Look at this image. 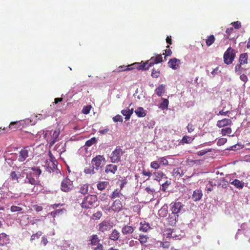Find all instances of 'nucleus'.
Instances as JSON below:
<instances>
[{"mask_svg": "<svg viewBox=\"0 0 250 250\" xmlns=\"http://www.w3.org/2000/svg\"><path fill=\"white\" fill-rule=\"evenodd\" d=\"M149 61H146L145 62H135L130 65H127V68L125 70H131L134 68L138 70H148L149 67L148 66Z\"/></svg>", "mask_w": 250, "mask_h": 250, "instance_id": "nucleus-7", "label": "nucleus"}, {"mask_svg": "<svg viewBox=\"0 0 250 250\" xmlns=\"http://www.w3.org/2000/svg\"><path fill=\"white\" fill-rule=\"evenodd\" d=\"M113 120L114 122H123V118L120 115H117L113 118Z\"/></svg>", "mask_w": 250, "mask_h": 250, "instance_id": "nucleus-53", "label": "nucleus"}, {"mask_svg": "<svg viewBox=\"0 0 250 250\" xmlns=\"http://www.w3.org/2000/svg\"><path fill=\"white\" fill-rule=\"evenodd\" d=\"M91 163L95 169L98 170L103 168L105 164V160L103 156L99 155L92 159Z\"/></svg>", "mask_w": 250, "mask_h": 250, "instance_id": "nucleus-5", "label": "nucleus"}, {"mask_svg": "<svg viewBox=\"0 0 250 250\" xmlns=\"http://www.w3.org/2000/svg\"><path fill=\"white\" fill-rule=\"evenodd\" d=\"M102 215H103V213H102V211H98L97 212H96L93 214V217L95 219L98 220V219H100L102 217Z\"/></svg>", "mask_w": 250, "mask_h": 250, "instance_id": "nucleus-47", "label": "nucleus"}, {"mask_svg": "<svg viewBox=\"0 0 250 250\" xmlns=\"http://www.w3.org/2000/svg\"><path fill=\"white\" fill-rule=\"evenodd\" d=\"M95 168L93 167V165L86 167L84 169V172L86 174H93L95 173Z\"/></svg>", "mask_w": 250, "mask_h": 250, "instance_id": "nucleus-36", "label": "nucleus"}, {"mask_svg": "<svg viewBox=\"0 0 250 250\" xmlns=\"http://www.w3.org/2000/svg\"><path fill=\"white\" fill-rule=\"evenodd\" d=\"M165 85L164 84H160L159 86L155 89V91L156 94L159 97L161 96L162 94L165 92Z\"/></svg>", "mask_w": 250, "mask_h": 250, "instance_id": "nucleus-31", "label": "nucleus"}, {"mask_svg": "<svg viewBox=\"0 0 250 250\" xmlns=\"http://www.w3.org/2000/svg\"><path fill=\"white\" fill-rule=\"evenodd\" d=\"M154 55V56L151 57V58L149 60L147 61H149L148 66L149 67H151L155 64H158L163 61L161 54H155Z\"/></svg>", "mask_w": 250, "mask_h": 250, "instance_id": "nucleus-13", "label": "nucleus"}, {"mask_svg": "<svg viewBox=\"0 0 250 250\" xmlns=\"http://www.w3.org/2000/svg\"><path fill=\"white\" fill-rule=\"evenodd\" d=\"M150 229V225L146 221L141 222L140 223V227L139 230L143 232H147Z\"/></svg>", "mask_w": 250, "mask_h": 250, "instance_id": "nucleus-25", "label": "nucleus"}, {"mask_svg": "<svg viewBox=\"0 0 250 250\" xmlns=\"http://www.w3.org/2000/svg\"><path fill=\"white\" fill-rule=\"evenodd\" d=\"M232 124V123L231 119L224 118L222 120H218L217 122L216 125L219 128H223L230 125Z\"/></svg>", "mask_w": 250, "mask_h": 250, "instance_id": "nucleus-15", "label": "nucleus"}, {"mask_svg": "<svg viewBox=\"0 0 250 250\" xmlns=\"http://www.w3.org/2000/svg\"><path fill=\"white\" fill-rule=\"evenodd\" d=\"M242 64H241L239 63V64H238L236 65L235 67V72H237L238 74H241V65Z\"/></svg>", "mask_w": 250, "mask_h": 250, "instance_id": "nucleus-55", "label": "nucleus"}, {"mask_svg": "<svg viewBox=\"0 0 250 250\" xmlns=\"http://www.w3.org/2000/svg\"><path fill=\"white\" fill-rule=\"evenodd\" d=\"M98 197L95 194H88L83 199L80 205L84 209H92L98 206Z\"/></svg>", "mask_w": 250, "mask_h": 250, "instance_id": "nucleus-2", "label": "nucleus"}, {"mask_svg": "<svg viewBox=\"0 0 250 250\" xmlns=\"http://www.w3.org/2000/svg\"><path fill=\"white\" fill-rule=\"evenodd\" d=\"M178 217L179 215H176L171 213L167 218V222L168 224L171 226H175L177 222Z\"/></svg>", "mask_w": 250, "mask_h": 250, "instance_id": "nucleus-17", "label": "nucleus"}, {"mask_svg": "<svg viewBox=\"0 0 250 250\" xmlns=\"http://www.w3.org/2000/svg\"><path fill=\"white\" fill-rule=\"evenodd\" d=\"M148 237L146 235L140 234L138 239L140 243L142 245H145L148 241Z\"/></svg>", "mask_w": 250, "mask_h": 250, "instance_id": "nucleus-35", "label": "nucleus"}, {"mask_svg": "<svg viewBox=\"0 0 250 250\" xmlns=\"http://www.w3.org/2000/svg\"><path fill=\"white\" fill-rule=\"evenodd\" d=\"M91 106L90 105L85 106L82 109V113L84 114H88L91 109Z\"/></svg>", "mask_w": 250, "mask_h": 250, "instance_id": "nucleus-49", "label": "nucleus"}, {"mask_svg": "<svg viewBox=\"0 0 250 250\" xmlns=\"http://www.w3.org/2000/svg\"><path fill=\"white\" fill-rule=\"evenodd\" d=\"M10 177L12 180H16L17 182L20 183L21 179H19L20 177L15 171H12L10 173Z\"/></svg>", "mask_w": 250, "mask_h": 250, "instance_id": "nucleus-40", "label": "nucleus"}, {"mask_svg": "<svg viewBox=\"0 0 250 250\" xmlns=\"http://www.w3.org/2000/svg\"><path fill=\"white\" fill-rule=\"evenodd\" d=\"M170 182H168V181H166L164 183L162 184V190L165 191L166 188L168 187L169 185Z\"/></svg>", "mask_w": 250, "mask_h": 250, "instance_id": "nucleus-61", "label": "nucleus"}, {"mask_svg": "<svg viewBox=\"0 0 250 250\" xmlns=\"http://www.w3.org/2000/svg\"><path fill=\"white\" fill-rule=\"evenodd\" d=\"M160 246L163 248H168L170 246V243L168 241L162 242Z\"/></svg>", "mask_w": 250, "mask_h": 250, "instance_id": "nucleus-56", "label": "nucleus"}, {"mask_svg": "<svg viewBox=\"0 0 250 250\" xmlns=\"http://www.w3.org/2000/svg\"><path fill=\"white\" fill-rule=\"evenodd\" d=\"M194 140L191 137L184 136L181 140L180 143L182 144L191 143Z\"/></svg>", "mask_w": 250, "mask_h": 250, "instance_id": "nucleus-34", "label": "nucleus"}, {"mask_svg": "<svg viewBox=\"0 0 250 250\" xmlns=\"http://www.w3.org/2000/svg\"><path fill=\"white\" fill-rule=\"evenodd\" d=\"M234 31L233 28L232 27H230L229 28H227L226 33L227 34V36L228 39H232L233 37H230V34Z\"/></svg>", "mask_w": 250, "mask_h": 250, "instance_id": "nucleus-52", "label": "nucleus"}, {"mask_svg": "<svg viewBox=\"0 0 250 250\" xmlns=\"http://www.w3.org/2000/svg\"><path fill=\"white\" fill-rule=\"evenodd\" d=\"M180 63L181 61L175 58L170 59L167 63L168 66L174 70L179 67Z\"/></svg>", "mask_w": 250, "mask_h": 250, "instance_id": "nucleus-16", "label": "nucleus"}, {"mask_svg": "<svg viewBox=\"0 0 250 250\" xmlns=\"http://www.w3.org/2000/svg\"><path fill=\"white\" fill-rule=\"evenodd\" d=\"M33 148L30 146H25L21 150L18 157L20 162H23L29 156H32Z\"/></svg>", "mask_w": 250, "mask_h": 250, "instance_id": "nucleus-4", "label": "nucleus"}, {"mask_svg": "<svg viewBox=\"0 0 250 250\" xmlns=\"http://www.w3.org/2000/svg\"><path fill=\"white\" fill-rule=\"evenodd\" d=\"M10 243L9 236L4 233H0V246H3Z\"/></svg>", "mask_w": 250, "mask_h": 250, "instance_id": "nucleus-18", "label": "nucleus"}, {"mask_svg": "<svg viewBox=\"0 0 250 250\" xmlns=\"http://www.w3.org/2000/svg\"><path fill=\"white\" fill-rule=\"evenodd\" d=\"M145 190L147 192L148 194H150L152 195L153 193L155 192V189L154 188H151L149 187H147L145 188Z\"/></svg>", "mask_w": 250, "mask_h": 250, "instance_id": "nucleus-60", "label": "nucleus"}, {"mask_svg": "<svg viewBox=\"0 0 250 250\" xmlns=\"http://www.w3.org/2000/svg\"><path fill=\"white\" fill-rule=\"evenodd\" d=\"M203 194L202 190L200 189H196L193 191L192 195V199L194 201H198L202 197Z\"/></svg>", "mask_w": 250, "mask_h": 250, "instance_id": "nucleus-22", "label": "nucleus"}, {"mask_svg": "<svg viewBox=\"0 0 250 250\" xmlns=\"http://www.w3.org/2000/svg\"><path fill=\"white\" fill-rule=\"evenodd\" d=\"M97 141L96 138L93 137L87 141L85 143V146H90L95 144Z\"/></svg>", "mask_w": 250, "mask_h": 250, "instance_id": "nucleus-44", "label": "nucleus"}, {"mask_svg": "<svg viewBox=\"0 0 250 250\" xmlns=\"http://www.w3.org/2000/svg\"><path fill=\"white\" fill-rule=\"evenodd\" d=\"M117 171V166L116 165L109 164L106 166L105 172L106 174H114Z\"/></svg>", "mask_w": 250, "mask_h": 250, "instance_id": "nucleus-20", "label": "nucleus"}, {"mask_svg": "<svg viewBox=\"0 0 250 250\" xmlns=\"http://www.w3.org/2000/svg\"><path fill=\"white\" fill-rule=\"evenodd\" d=\"M46 164L47 166H45V167H46L47 171L49 172H51V171L54 172L57 169V166L55 164V162L52 160H47Z\"/></svg>", "mask_w": 250, "mask_h": 250, "instance_id": "nucleus-19", "label": "nucleus"}, {"mask_svg": "<svg viewBox=\"0 0 250 250\" xmlns=\"http://www.w3.org/2000/svg\"><path fill=\"white\" fill-rule=\"evenodd\" d=\"M158 160L160 165L161 164L163 165L167 166L168 164V161L165 157L159 158Z\"/></svg>", "mask_w": 250, "mask_h": 250, "instance_id": "nucleus-41", "label": "nucleus"}, {"mask_svg": "<svg viewBox=\"0 0 250 250\" xmlns=\"http://www.w3.org/2000/svg\"><path fill=\"white\" fill-rule=\"evenodd\" d=\"M73 188V182L69 178H65L63 179L61 183V189L62 191L69 192Z\"/></svg>", "mask_w": 250, "mask_h": 250, "instance_id": "nucleus-10", "label": "nucleus"}, {"mask_svg": "<svg viewBox=\"0 0 250 250\" xmlns=\"http://www.w3.org/2000/svg\"><path fill=\"white\" fill-rule=\"evenodd\" d=\"M231 185H234L237 188H242L244 186V183L240 181L239 180L235 179L233 181L230 182Z\"/></svg>", "mask_w": 250, "mask_h": 250, "instance_id": "nucleus-32", "label": "nucleus"}, {"mask_svg": "<svg viewBox=\"0 0 250 250\" xmlns=\"http://www.w3.org/2000/svg\"><path fill=\"white\" fill-rule=\"evenodd\" d=\"M60 134V128H56L52 133L51 131L47 130L44 134V138L50 146H53L59 140L58 137Z\"/></svg>", "mask_w": 250, "mask_h": 250, "instance_id": "nucleus-3", "label": "nucleus"}, {"mask_svg": "<svg viewBox=\"0 0 250 250\" xmlns=\"http://www.w3.org/2000/svg\"><path fill=\"white\" fill-rule=\"evenodd\" d=\"M135 230V227L131 226L125 225L122 229V232L124 235L132 234Z\"/></svg>", "mask_w": 250, "mask_h": 250, "instance_id": "nucleus-21", "label": "nucleus"}, {"mask_svg": "<svg viewBox=\"0 0 250 250\" xmlns=\"http://www.w3.org/2000/svg\"><path fill=\"white\" fill-rule=\"evenodd\" d=\"M150 167L154 169H157L160 167V164L158 161H153L150 164Z\"/></svg>", "mask_w": 250, "mask_h": 250, "instance_id": "nucleus-46", "label": "nucleus"}, {"mask_svg": "<svg viewBox=\"0 0 250 250\" xmlns=\"http://www.w3.org/2000/svg\"><path fill=\"white\" fill-rule=\"evenodd\" d=\"M167 49L165 50V56L164 57L165 59H166L167 56H171V55L172 54L171 50L169 48V46L167 45ZM163 55H165V53H163Z\"/></svg>", "mask_w": 250, "mask_h": 250, "instance_id": "nucleus-51", "label": "nucleus"}, {"mask_svg": "<svg viewBox=\"0 0 250 250\" xmlns=\"http://www.w3.org/2000/svg\"><path fill=\"white\" fill-rule=\"evenodd\" d=\"M221 134L222 136H233L231 135L232 133V129L229 126L223 127L221 130Z\"/></svg>", "mask_w": 250, "mask_h": 250, "instance_id": "nucleus-23", "label": "nucleus"}, {"mask_svg": "<svg viewBox=\"0 0 250 250\" xmlns=\"http://www.w3.org/2000/svg\"><path fill=\"white\" fill-rule=\"evenodd\" d=\"M229 112V111H225L224 109H222V110L220 111L219 113L217 114L218 115H226Z\"/></svg>", "mask_w": 250, "mask_h": 250, "instance_id": "nucleus-64", "label": "nucleus"}, {"mask_svg": "<svg viewBox=\"0 0 250 250\" xmlns=\"http://www.w3.org/2000/svg\"><path fill=\"white\" fill-rule=\"evenodd\" d=\"M34 208L37 212L41 211L43 209L42 206H40L37 205L34 206Z\"/></svg>", "mask_w": 250, "mask_h": 250, "instance_id": "nucleus-62", "label": "nucleus"}, {"mask_svg": "<svg viewBox=\"0 0 250 250\" xmlns=\"http://www.w3.org/2000/svg\"><path fill=\"white\" fill-rule=\"evenodd\" d=\"M187 128L189 133L192 132L194 130V125L192 124H188V125L187 126Z\"/></svg>", "mask_w": 250, "mask_h": 250, "instance_id": "nucleus-58", "label": "nucleus"}, {"mask_svg": "<svg viewBox=\"0 0 250 250\" xmlns=\"http://www.w3.org/2000/svg\"><path fill=\"white\" fill-rule=\"evenodd\" d=\"M108 182L106 181L99 182L97 185V188L100 190H103L107 187Z\"/></svg>", "mask_w": 250, "mask_h": 250, "instance_id": "nucleus-33", "label": "nucleus"}, {"mask_svg": "<svg viewBox=\"0 0 250 250\" xmlns=\"http://www.w3.org/2000/svg\"><path fill=\"white\" fill-rule=\"evenodd\" d=\"M100 240L98 236L96 234H93L91 236L90 243L89 245L92 246H97L96 247L93 248V250H103L104 247L102 244L100 243Z\"/></svg>", "mask_w": 250, "mask_h": 250, "instance_id": "nucleus-9", "label": "nucleus"}, {"mask_svg": "<svg viewBox=\"0 0 250 250\" xmlns=\"http://www.w3.org/2000/svg\"><path fill=\"white\" fill-rule=\"evenodd\" d=\"M215 40L214 36L212 35H210L206 40V43L208 46H209L212 45Z\"/></svg>", "mask_w": 250, "mask_h": 250, "instance_id": "nucleus-37", "label": "nucleus"}, {"mask_svg": "<svg viewBox=\"0 0 250 250\" xmlns=\"http://www.w3.org/2000/svg\"><path fill=\"white\" fill-rule=\"evenodd\" d=\"M120 236V232L117 229H114L109 235V239L113 241H117L119 239Z\"/></svg>", "mask_w": 250, "mask_h": 250, "instance_id": "nucleus-26", "label": "nucleus"}, {"mask_svg": "<svg viewBox=\"0 0 250 250\" xmlns=\"http://www.w3.org/2000/svg\"><path fill=\"white\" fill-rule=\"evenodd\" d=\"M98 230L104 232L105 231H109L112 227V223L109 221L104 220L98 225Z\"/></svg>", "mask_w": 250, "mask_h": 250, "instance_id": "nucleus-12", "label": "nucleus"}, {"mask_svg": "<svg viewBox=\"0 0 250 250\" xmlns=\"http://www.w3.org/2000/svg\"><path fill=\"white\" fill-rule=\"evenodd\" d=\"M168 100L167 99H164L163 101L160 104V107L163 109L167 108L168 105Z\"/></svg>", "mask_w": 250, "mask_h": 250, "instance_id": "nucleus-45", "label": "nucleus"}, {"mask_svg": "<svg viewBox=\"0 0 250 250\" xmlns=\"http://www.w3.org/2000/svg\"><path fill=\"white\" fill-rule=\"evenodd\" d=\"M240 78L244 82H246L248 81V77L245 74L240 75Z\"/></svg>", "mask_w": 250, "mask_h": 250, "instance_id": "nucleus-63", "label": "nucleus"}, {"mask_svg": "<svg viewBox=\"0 0 250 250\" xmlns=\"http://www.w3.org/2000/svg\"><path fill=\"white\" fill-rule=\"evenodd\" d=\"M248 62V55L247 54H242L240 56L239 62L241 64L247 63Z\"/></svg>", "mask_w": 250, "mask_h": 250, "instance_id": "nucleus-39", "label": "nucleus"}, {"mask_svg": "<svg viewBox=\"0 0 250 250\" xmlns=\"http://www.w3.org/2000/svg\"><path fill=\"white\" fill-rule=\"evenodd\" d=\"M184 205L180 202H173L171 204V211L176 215H179L182 210Z\"/></svg>", "mask_w": 250, "mask_h": 250, "instance_id": "nucleus-11", "label": "nucleus"}, {"mask_svg": "<svg viewBox=\"0 0 250 250\" xmlns=\"http://www.w3.org/2000/svg\"><path fill=\"white\" fill-rule=\"evenodd\" d=\"M168 213V210L167 208L163 207L158 211V215L161 217H165L167 216Z\"/></svg>", "mask_w": 250, "mask_h": 250, "instance_id": "nucleus-38", "label": "nucleus"}, {"mask_svg": "<svg viewBox=\"0 0 250 250\" xmlns=\"http://www.w3.org/2000/svg\"><path fill=\"white\" fill-rule=\"evenodd\" d=\"M123 208V205L121 201L117 199L114 201L111 206L109 208V211L112 210L114 212H119Z\"/></svg>", "mask_w": 250, "mask_h": 250, "instance_id": "nucleus-14", "label": "nucleus"}, {"mask_svg": "<svg viewBox=\"0 0 250 250\" xmlns=\"http://www.w3.org/2000/svg\"><path fill=\"white\" fill-rule=\"evenodd\" d=\"M89 185L87 184L80 185L79 187V192L84 195L88 191Z\"/></svg>", "mask_w": 250, "mask_h": 250, "instance_id": "nucleus-30", "label": "nucleus"}, {"mask_svg": "<svg viewBox=\"0 0 250 250\" xmlns=\"http://www.w3.org/2000/svg\"><path fill=\"white\" fill-rule=\"evenodd\" d=\"M231 24H232L233 27L236 29L239 28L241 26V22L239 21H234L233 22H232Z\"/></svg>", "mask_w": 250, "mask_h": 250, "instance_id": "nucleus-57", "label": "nucleus"}, {"mask_svg": "<svg viewBox=\"0 0 250 250\" xmlns=\"http://www.w3.org/2000/svg\"><path fill=\"white\" fill-rule=\"evenodd\" d=\"M235 58L234 50L229 47L224 54V61L225 63L229 64L231 63Z\"/></svg>", "mask_w": 250, "mask_h": 250, "instance_id": "nucleus-8", "label": "nucleus"}, {"mask_svg": "<svg viewBox=\"0 0 250 250\" xmlns=\"http://www.w3.org/2000/svg\"><path fill=\"white\" fill-rule=\"evenodd\" d=\"M42 171L38 167H32L27 172L22 173V176L25 175V179L24 180L25 184H30L32 192H37L39 191L38 187L41 186L39 176L41 174Z\"/></svg>", "mask_w": 250, "mask_h": 250, "instance_id": "nucleus-1", "label": "nucleus"}, {"mask_svg": "<svg viewBox=\"0 0 250 250\" xmlns=\"http://www.w3.org/2000/svg\"><path fill=\"white\" fill-rule=\"evenodd\" d=\"M42 232L41 231H38L35 234H33L30 238V241H32L36 239H39L42 235Z\"/></svg>", "mask_w": 250, "mask_h": 250, "instance_id": "nucleus-43", "label": "nucleus"}, {"mask_svg": "<svg viewBox=\"0 0 250 250\" xmlns=\"http://www.w3.org/2000/svg\"><path fill=\"white\" fill-rule=\"evenodd\" d=\"M125 153L122 149L119 147H117L116 149L113 150L110 155V158L111 162L113 163H117L120 161L121 157Z\"/></svg>", "mask_w": 250, "mask_h": 250, "instance_id": "nucleus-6", "label": "nucleus"}, {"mask_svg": "<svg viewBox=\"0 0 250 250\" xmlns=\"http://www.w3.org/2000/svg\"><path fill=\"white\" fill-rule=\"evenodd\" d=\"M135 113L138 117H144L146 115V110L142 107H138L135 111Z\"/></svg>", "mask_w": 250, "mask_h": 250, "instance_id": "nucleus-27", "label": "nucleus"}, {"mask_svg": "<svg viewBox=\"0 0 250 250\" xmlns=\"http://www.w3.org/2000/svg\"><path fill=\"white\" fill-rule=\"evenodd\" d=\"M154 175L155 176L154 179L158 181H160L162 179L165 178H167L166 174H165L162 171H158L157 172H155L154 173Z\"/></svg>", "mask_w": 250, "mask_h": 250, "instance_id": "nucleus-28", "label": "nucleus"}, {"mask_svg": "<svg viewBox=\"0 0 250 250\" xmlns=\"http://www.w3.org/2000/svg\"><path fill=\"white\" fill-rule=\"evenodd\" d=\"M63 209H57V210L52 211L50 213V214L53 217H55L56 215H58L59 214L62 213L63 212Z\"/></svg>", "mask_w": 250, "mask_h": 250, "instance_id": "nucleus-48", "label": "nucleus"}, {"mask_svg": "<svg viewBox=\"0 0 250 250\" xmlns=\"http://www.w3.org/2000/svg\"><path fill=\"white\" fill-rule=\"evenodd\" d=\"M227 141V139L225 138H220L217 141V145L218 146H222L224 145Z\"/></svg>", "mask_w": 250, "mask_h": 250, "instance_id": "nucleus-54", "label": "nucleus"}, {"mask_svg": "<svg viewBox=\"0 0 250 250\" xmlns=\"http://www.w3.org/2000/svg\"><path fill=\"white\" fill-rule=\"evenodd\" d=\"M22 210V208L20 207L12 206L10 208V210L11 212L21 211Z\"/></svg>", "mask_w": 250, "mask_h": 250, "instance_id": "nucleus-50", "label": "nucleus"}, {"mask_svg": "<svg viewBox=\"0 0 250 250\" xmlns=\"http://www.w3.org/2000/svg\"><path fill=\"white\" fill-rule=\"evenodd\" d=\"M181 172H182V170L179 168L174 169L173 170V174L175 176H177V175L181 176Z\"/></svg>", "mask_w": 250, "mask_h": 250, "instance_id": "nucleus-59", "label": "nucleus"}, {"mask_svg": "<svg viewBox=\"0 0 250 250\" xmlns=\"http://www.w3.org/2000/svg\"><path fill=\"white\" fill-rule=\"evenodd\" d=\"M133 109H131V110L127 109H124L121 111V113L125 116V119L126 120H128L130 119L131 115L133 113Z\"/></svg>", "mask_w": 250, "mask_h": 250, "instance_id": "nucleus-29", "label": "nucleus"}, {"mask_svg": "<svg viewBox=\"0 0 250 250\" xmlns=\"http://www.w3.org/2000/svg\"><path fill=\"white\" fill-rule=\"evenodd\" d=\"M122 196H123V195L121 193V189L117 188L112 192L110 197L111 200H114L116 198H119L121 199Z\"/></svg>", "mask_w": 250, "mask_h": 250, "instance_id": "nucleus-24", "label": "nucleus"}, {"mask_svg": "<svg viewBox=\"0 0 250 250\" xmlns=\"http://www.w3.org/2000/svg\"><path fill=\"white\" fill-rule=\"evenodd\" d=\"M160 71L158 69L153 68L151 76L152 78H157L160 76Z\"/></svg>", "mask_w": 250, "mask_h": 250, "instance_id": "nucleus-42", "label": "nucleus"}]
</instances>
